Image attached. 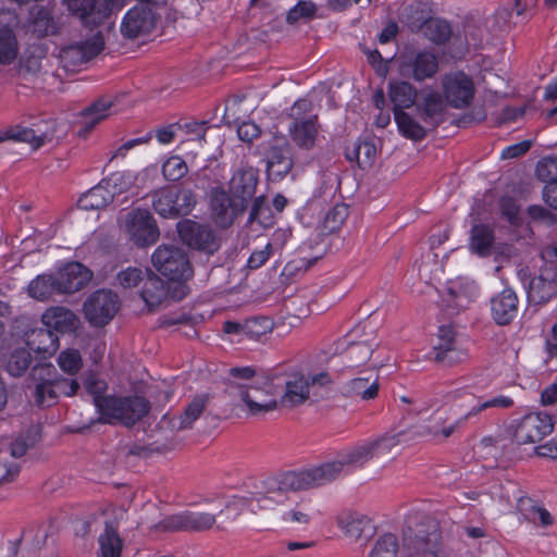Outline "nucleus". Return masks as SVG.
I'll use <instances>...</instances> for the list:
<instances>
[{
	"instance_id": "nucleus-49",
	"label": "nucleus",
	"mask_w": 557,
	"mask_h": 557,
	"mask_svg": "<svg viewBox=\"0 0 557 557\" xmlns=\"http://www.w3.org/2000/svg\"><path fill=\"white\" fill-rule=\"evenodd\" d=\"M53 275H38L27 287L30 297L38 300L48 299L57 292V283Z\"/></svg>"
},
{
	"instance_id": "nucleus-1",
	"label": "nucleus",
	"mask_w": 557,
	"mask_h": 557,
	"mask_svg": "<svg viewBox=\"0 0 557 557\" xmlns=\"http://www.w3.org/2000/svg\"><path fill=\"white\" fill-rule=\"evenodd\" d=\"M374 458L373 446L370 441L346 447L337 453L334 460L301 471H288L278 476L264 480V490L261 492L262 506L273 508L282 504L286 493L301 491L327 484L336 480L349 469L362 468Z\"/></svg>"
},
{
	"instance_id": "nucleus-23",
	"label": "nucleus",
	"mask_w": 557,
	"mask_h": 557,
	"mask_svg": "<svg viewBox=\"0 0 557 557\" xmlns=\"http://www.w3.org/2000/svg\"><path fill=\"white\" fill-rule=\"evenodd\" d=\"M258 172L253 168H242L234 172L230 181V191L237 201L246 207L257 188Z\"/></svg>"
},
{
	"instance_id": "nucleus-59",
	"label": "nucleus",
	"mask_w": 557,
	"mask_h": 557,
	"mask_svg": "<svg viewBox=\"0 0 557 557\" xmlns=\"http://www.w3.org/2000/svg\"><path fill=\"white\" fill-rule=\"evenodd\" d=\"M401 433L385 434L374 441H370L373 446V454L375 456L386 455L394 447L400 444Z\"/></svg>"
},
{
	"instance_id": "nucleus-16",
	"label": "nucleus",
	"mask_w": 557,
	"mask_h": 557,
	"mask_svg": "<svg viewBox=\"0 0 557 557\" xmlns=\"http://www.w3.org/2000/svg\"><path fill=\"white\" fill-rule=\"evenodd\" d=\"M245 208L242 201H237L233 196L231 197L224 188H212L210 193V211L212 220L218 226L222 228L231 226Z\"/></svg>"
},
{
	"instance_id": "nucleus-3",
	"label": "nucleus",
	"mask_w": 557,
	"mask_h": 557,
	"mask_svg": "<svg viewBox=\"0 0 557 557\" xmlns=\"http://www.w3.org/2000/svg\"><path fill=\"white\" fill-rule=\"evenodd\" d=\"M227 393L233 399H238L247 406L251 414H259L275 410L281 404L278 385L274 376H257L251 384L230 382Z\"/></svg>"
},
{
	"instance_id": "nucleus-33",
	"label": "nucleus",
	"mask_w": 557,
	"mask_h": 557,
	"mask_svg": "<svg viewBox=\"0 0 557 557\" xmlns=\"http://www.w3.org/2000/svg\"><path fill=\"white\" fill-rule=\"evenodd\" d=\"M111 100L101 98L85 109L82 114V128L78 131V135L86 137L98 123L111 114Z\"/></svg>"
},
{
	"instance_id": "nucleus-60",
	"label": "nucleus",
	"mask_w": 557,
	"mask_h": 557,
	"mask_svg": "<svg viewBox=\"0 0 557 557\" xmlns=\"http://www.w3.org/2000/svg\"><path fill=\"white\" fill-rule=\"evenodd\" d=\"M406 548L409 550L410 557H437L435 545L430 540L417 537L414 541H408Z\"/></svg>"
},
{
	"instance_id": "nucleus-41",
	"label": "nucleus",
	"mask_w": 557,
	"mask_h": 557,
	"mask_svg": "<svg viewBox=\"0 0 557 557\" xmlns=\"http://www.w3.org/2000/svg\"><path fill=\"white\" fill-rule=\"evenodd\" d=\"M494 233L486 224H476L471 230L470 248L480 257H487L492 253Z\"/></svg>"
},
{
	"instance_id": "nucleus-31",
	"label": "nucleus",
	"mask_w": 557,
	"mask_h": 557,
	"mask_svg": "<svg viewBox=\"0 0 557 557\" xmlns=\"http://www.w3.org/2000/svg\"><path fill=\"white\" fill-rule=\"evenodd\" d=\"M25 344L29 351L52 354L58 347V336L46 326L37 327L25 333Z\"/></svg>"
},
{
	"instance_id": "nucleus-52",
	"label": "nucleus",
	"mask_w": 557,
	"mask_h": 557,
	"mask_svg": "<svg viewBox=\"0 0 557 557\" xmlns=\"http://www.w3.org/2000/svg\"><path fill=\"white\" fill-rule=\"evenodd\" d=\"M246 338L259 339L273 330V322L267 317H256L244 321Z\"/></svg>"
},
{
	"instance_id": "nucleus-6",
	"label": "nucleus",
	"mask_w": 557,
	"mask_h": 557,
	"mask_svg": "<svg viewBox=\"0 0 557 557\" xmlns=\"http://www.w3.org/2000/svg\"><path fill=\"white\" fill-rule=\"evenodd\" d=\"M152 208L162 218L187 215L196 206L195 194L187 188L162 187L152 194Z\"/></svg>"
},
{
	"instance_id": "nucleus-10",
	"label": "nucleus",
	"mask_w": 557,
	"mask_h": 557,
	"mask_svg": "<svg viewBox=\"0 0 557 557\" xmlns=\"http://www.w3.org/2000/svg\"><path fill=\"white\" fill-rule=\"evenodd\" d=\"M180 238L188 247L212 255L219 250L221 239L207 224L185 219L176 225Z\"/></svg>"
},
{
	"instance_id": "nucleus-9",
	"label": "nucleus",
	"mask_w": 557,
	"mask_h": 557,
	"mask_svg": "<svg viewBox=\"0 0 557 557\" xmlns=\"http://www.w3.org/2000/svg\"><path fill=\"white\" fill-rule=\"evenodd\" d=\"M123 227L129 239L138 247L151 246L160 236L154 218L146 209L128 212L124 218Z\"/></svg>"
},
{
	"instance_id": "nucleus-39",
	"label": "nucleus",
	"mask_w": 557,
	"mask_h": 557,
	"mask_svg": "<svg viewBox=\"0 0 557 557\" xmlns=\"http://www.w3.org/2000/svg\"><path fill=\"white\" fill-rule=\"evenodd\" d=\"M112 201V196L109 194L108 187L102 180L78 199L77 206L85 211L99 210L106 208Z\"/></svg>"
},
{
	"instance_id": "nucleus-61",
	"label": "nucleus",
	"mask_w": 557,
	"mask_h": 557,
	"mask_svg": "<svg viewBox=\"0 0 557 557\" xmlns=\"http://www.w3.org/2000/svg\"><path fill=\"white\" fill-rule=\"evenodd\" d=\"M84 384L87 392L92 396V401L98 409V400H103L109 397L102 395L107 389V383L97 375L89 374Z\"/></svg>"
},
{
	"instance_id": "nucleus-63",
	"label": "nucleus",
	"mask_w": 557,
	"mask_h": 557,
	"mask_svg": "<svg viewBox=\"0 0 557 557\" xmlns=\"http://www.w3.org/2000/svg\"><path fill=\"white\" fill-rule=\"evenodd\" d=\"M78 389V383L73 379L65 377H55L52 376V387L50 392L57 393L58 397L60 395L64 396H73Z\"/></svg>"
},
{
	"instance_id": "nucleus-36",
	"label": "nucleus",
	"mask_w": 557,
	"mask_h": 557,
	"mask_svg": "<svg viewBox=\"0 0 557 557\" xmlns=\"http://www.w3.org/2000/svg\"><path fill=\"white\" fill-rule=\"evenodd\" d=\"M293 161L287 146H271L267 154V169L274 178H283L292 169Z\"/></svg>"
},
{
	"instance_id": "nucleus-12",
	"label": "nucleus",
	"mask_w": 557,
	"mask_h": 557,
	"mask_svg": "<svg viewBox=\"0 0 557 557\" xmlns=\"http://www.w3.org/2000/svg\"><path fill=\"white\" fill-rule=\"evenodd\" d=\"M117 310L119 297L111 290H97L84 304L86 319L96 326L108 324Z\"/></svg>"
},
{
	"instance_id": "nucleus-14",
	"label": "nucleus",
	"mask_w": 557,
	"mask_h": 557,
	"mask_svg": "<svg viewBox=\"0 0 557 557\" xmlns=\"http://www.w3.org/2000/svg\"><path fill=\"white\" fill-rule=\"evenodd\" d=\"M69 12L86 26L102 23L114 9V0H62Z\"/></svg>"
},
{
	"instance_id": "nucleus-2",
	"label": "nucleus",
	"mask_w": 557,
	"mask_h": 557,
	"mask_svg": "<svg viewBox=\"0 0 557 557\" xmlns=\"http://www.w3.org/2000/svg\"><path fill=\"white\" fill-rule=\"evenodd\" d=\"M264 481L261 487L256 492H250L249 496H234L231 500L223 504L218 515L205 511L185 510L165 518L162 522L163 529L168 531L203 532L211 529L219 521L218 528H224L226 523L234 521L245 508L256 512L258 509H267L262 506Z\"/></svg>"
},
{
	"instance_id": "nucleus-42",
	"label": "nucleus",
	"mask_w": 557,
	"mask_h": 557,
	"mask_svg": "<svg viewBox=\"0 0 557 557\" xmlns=\"http://www.w3.org/2000/svg\"><path fill=\"white\" fill-rule=\"evenodd\" d=\"M135 180L136 177L132 172H115L104 178L103 182L112 196V200L115 198L119 200V196L123 194H136Z\"/></svg>"
},
{
	"instance_id": "nucleus-51",
	"label": "nucleus",
	"mask_w": 557,
	"mask_h": 557,
	"mask_svg": "<svg viewBox=\"0 0 557 557\" xmlns=\"http://www.w3.org/2000/svg\"><path fill=\"white\" fill-rule=\"evenodd\" d=\"M188 172V166L180 156L169 157L162 164V174L166 181L176 182Z\"/></svg>"
},
{
	"instance_id": "nucleus-26",
	"label": "nucleus",
	"mask_w": 557,
	"mask_h": 557,
	"mask_svg": "<svg viewBox=\"0 0 557 557\" xmlns=\"http://www.w3.org/2000/svg\"><path fill=\"white\" fill-rule=\"evenodd\" d=\"M494 320L500 324H508L518 312V298L513 290L504 289L491 300Z\"/></svg>"
},
{
	"instance_id": "nucleus-17",
	"label": "nucleus",
	"mask_w": 557,
	"mask_h": 557,
	"mask_svg": "<svg viewBox=\"0 0 557 557\" xmlns=\"http://www.w3.org/2000/svg\"><path fill=\"white\" fill-rule=\"evenodd\" d=\"M274 382L278 385L281 406L295 407L309 398L310 382L304 374L275 375Z\"/></svg>"
},
{
	"instance_id": "nucleus-20",
	"label": "nucleus",
	"mask_w": 557,
	"mask_h": 557,
	"mask_svg": "<svg viewBox=\"0 0 557 557\" xmlns=\"http://www.w3.org/2000/svg\"><path fill=\"white\" fill-rule=\"evenodd\" d=\"M57 293L72 294L82 289L91 278V272L79 262H69L53 275Z\"/></svg>"
},
{
	"instance_id": "nucleus-40",
	"label": "nucleus",
	"mask_w": 557,
	"mask_h": 557,
	"mask_svg": "<svg viewBox=\"0 0 557 557\" xmlns=\"http://www.w3.org/2000/svg\"><path fill=\"white\" fill-rule=\"evenodd\" d=\"M98 557H121L123 541L112 524L106 523L103 532L98 537Z\"/></svg>"
},
{
	"instance_id": "nucleus-54",
	"label": "nucleus",
	"mask_w": 557,
	"mask_h": 557,
	"mask_svg": "<svg viewBox=\"0 0 557 557\" xmlns=\"http://www.w3.org/2000/svg\"><path fill=\"white\" fill-rule=\"evenodd\" d=\"M535 174L540 181L546 184L557 183V158L545 157L541 159L536 164Z\"/></svg>"
},
{
	"instance_id": "nucleus-28",
	"label": "nucleus",
	"mask_w": 557,
	"mask_h": 557,
	"mask_svg": "<svg viewBox=\"0 0 557 557\" xmlns=\"http://www.w3.org/2000/svg\"><path fill=\"white\" fill-rule=\"evenodd\" d=\"M41 321L48 330H54L60 333L74 331L78 323L76 314L64 307L47 309L41 317Z\"/></svg>"
},
{
	"instance_id": "nucleus-18",
	"label": "nucleus",
	"mask_w": 557,
	"mask_h": 557,
	"mask_svg": "<svg viewBox=\"0 0 557 557\" xmlns=\"http://www.w3.org/2000/svg\"><path fill=\"white\" fill-rule=\"evenodd\" d=\"M442 85L447 102L456 109L469 106L473 99V83L463 73L458 72L445 75L442 79Z\"/></svg>"
},
{
	"instance_id": "nucleus-5",
	"label": "nucleus",
	"mask_w": 557,
	"mask_h": 557,
	"mask_svg": "<svg viewBox=\"0 0 557 557\" xmlns=\"http://www.w3.org/2000/svg\"><path fill=\"white\" fill-rule=\"evenodd\" d=\"M293 120L288 126L292 143L302 150H311L319 135L318 116L311 114V102L307 99L297 100L289 109Z\"/></svg>"
},
{
	"instance_id": "nucleus-55",
	"label": "nucleus",
	"mask_w": 557,
	"mask_h": 557,
	"mask_svg": "<svg viewBox=\"0 0 557 557\" xmlns=\"http://www.w3.org/2000/svg\"><path fill=\"white\" fill-rule=\"evenodd\" d=\"M45 49L34 46L27 52L21 63V69L29 74H36L41 70V61L45 58Z\"/></svg>"
},
{
	"instance_id": "nucleus-13",
	"label": "nucleus",
	"mask_w": 557,
	"mask_h": 557,
	"mask_svg": "<svg viewBox=\"0 0 557 557\" xmlns=\"http://www.w3.org/2000/svg\"><path fill=\"white\" fill-rule=\"evenodd\" d=\"M161 7L135 5L123 17L121 33L124 37L134 39L152 32L157 25V10Z\"/></svg>"
},
{
	"instance_id": "nucleus-29",
	"label": "nucleus",
	"mask_w": 557,
	"mask_h": 557,
	"mask_svg": "<svg viewBox=\"0 0 557 557\" xmlns=\"http://www.w3.org/2000/svg\"><path fill=\"white\" fill-rule=\"evenodd\" d=\"M30 29L39 37L53 36L60 32V23L47 7H34L29 17Z\"/></svg>"
},
{
	"instance_id": "nucleus-8",
	"label": "nucleus",
	"mask_w": 557,
	"mask_h": 557,
	"mask_svg": "<svg viewBox=\"0 0 557 557\" xmlns=\"http://www.w3.org/2000/svg\"><path fill=\"white\" fill-rule=\"evenodd\" d=\"M512 440L518 445L534 444L552 434L554 422L546 412H530L510 424Z\"/></svg>"
},
{
	"instance_id": "nucleus-47",
	"label": "nucleus",
	"mask_w": 557,
	"mask_h": 557,
	"mask_svg": "<svg viewBox=\"0 0 557 557\" xmlns=\"http://www.w3.org/2000/svg\"><path fill=\"white\" fill-rule=\"evenodd\" d=\"M394 116L400 134L406 138L422 140L426 136L425 128L407 112L396 110Z\"/></svg>"
},
{
	"instance_id": "nucleus-7",
	"label": "nucleus",
	"mask_w": 557,
	"mask_h": 557,
	"mask_svg": "<svg viewBox=\"0 0 557 557\" xmlns=\"http://www.w3.org/2000/svg\"><path fill=\"white\" fill-rule=\"evenodd\" d=\"M154 269L170 281H187L193 276L186 252L173 245H160L151 256Z\"/></svg>"
},
{
	"instance_id": "nucleus-38",
	"label": "nucleus",
	"mask_w": 557,
	"mask_h": 557,
	"mask_svg": "<svg viewBox=\"0 0 557 557\" xmlns=\"http://www.w3.org/2000/svg\"><path fill=\"white\" fill-rule=\"evenodd\" d=\"M388 97L396 110L404 111L412 107L417 99V89L408 82L394 81L389 83Z\"/></svg>"
},
{
	"instance_id": "nucleus-19",
	"label": "nucleus",
	"mask_w": 557,
	"mask_h": 557,
	"mask_svg": "<svg viewBox=\"0 0 557 557\" xmlns=\"http://www.w3.org/2000/svg\"><path fill=\"white\" fill-rule=\"evenodd\" d=\"M366 326H357L348 335L346 358L348 359V367H356L366 362L373 348L377 346L375 342L374 329L370 327V332H364Z\"/></svg>"
},
{
	"instance_id": "nucleus-53",
	"label": "nucleus",
	"mask_w": 557,
	"mask_h": 557,
	"mask_svg": "<svg viewBox=\"0 0 557 557\" xmlns=\"http://www.w3.org/2000/svg\"><path fill=\"white\" fill-rule=\"evenodd\" d=\"M397 550V537L392 533H386L376 541L369 557H396Z\"/></svg>"
},
{
	"instance_id": "nucleus-15",
	"label": "nucleus",
	"mask_w": 557,
	"mask_h": 557,
	"mask_svg": "<svg viewBox=\"0 0 557 557\" xmlns=\"http://www.w3.org/2000/svg\"><path fill=\"white\" fill-rule=\"evenodd\" d=\"M434 350V359L447 367L465 362L469 358L467 348L456 337V333L450 326H441L438 329V342Z\"/></svg>"
},
{
	"instance_id": "nucleus-56",
	"label": "nucleus",
	"mask_w": 557,
	"mask_h": 557,
	"mask_svg": "<svg viewBox=\"0 0 557 557\" xmlns=\"http://www.w3.org/2000/svg\"><path fill=\"white\" fill-rule=\"evenodd\" d=\"M58 363L64 372L75 374L81 370L83 360L78 350L66 349L59 355Z\"/></svg>"
},
{
	"instance_id": "nucleus-25",
	"label": "nucleus",
	"mask_w": 557,
	"mask_h": 557,
	"mask_svg": "<svg viewBox=\"0 0 557 557\" xmlns=\"http://www.w3.org/2000/svg\"><path fill=\"white\" fill-rule=\"evenodd\" d=\"M557 292V274L552 270H544L540 275L530 280L527 294L530 301L544 304Z\"/></svg>"
},
{
	"instance_id": "nucleus-45",
	"label": "nucleus",
	"mask_w": 557,
	"mask_h": 557,
	"mask_svg": "<svg viewBox=\"0 0 557 557\" xmlns=\"http://www.w3.org/2000/svg\"><path fill=\"white\" fill-rule=\"evenodd\" d=\"M513 405V399L507 395H496L484 400L479 398L478 401L473 404L466 413H463V420H472L487 409H508Z\"/></svg>"
},
{
	"instance_id": "nucleus-4",
	"label": "nucleus",
	"mask_w": 557,
	"mask_h": 557,
	"mask_svg": "<svg viewBox=\"0 0 557 557\" xmlns=\"http://www.w3.org/2000/svg\"><path fill=\"white\" fill-rule=\"evenodd\" d=\"M150 410L149 401L140 396L108 397L98 400L100 419L106 423L120 422L132 426L141 420Z\"/></svg>"
},
{
	"instance_id": "nucleus-50",
	"label": "nucleus",
	"mask_w": 557,
	"mask_h": 557,
	"mask_svg": "<svg viewBox=\"0 0 557 557\" xmlns=\"http://www.w3.org/2000/svg\"><path fill=\"white\" fill-rule=\"evenodd\" d=\"M30 361L32 355L28 348H16L8 359L7 371L12 376H20L28 369Z\"/></svg>"
},
{
	"instance_id": "nucleus-43",
	"label": "nucleus",
	"mask_w": 557,
	"mask_h": 557,
	"mask_svg": "<svg viewBox=\"0 0 557 557\" xmlns=\"http://www.w3.org/2000/svg\"><path fill=\"white\" fill-rule=\"evenodd\" d=\"M168 290L164 282L157 275H149L144 284L140 296L149 309L160 306L166 299Z\"/></svg>"
},
{
	"instance_id": "nucleus-62",
	"label": "nucleus",
	"mask_w": 557,
	"mask_h": 557,
	"mask_svg": "<svg viewBox=\"0 0 557 557\" xmlns=\"http://www.w3.org/2000/svg\"><path fill=\"white\" fill-rule=\"evenodd\" d=\"M354 153L359 166L366 168L372 164L376 148L372 143L363 141L356 146Z\"/></svg>"
},
{
	"instance_id": "nucleus-11",
	"label": "nucleus",
	"mask_w": 557,
	"mask_h": 557,
	"mask_svg": "<svg viewBox=\"0 0 557 557\" xmlns=\"http://www.w3.org/2000/svg\"><path fill=\"white\" fill-rule=\"evenodd\" d=\"M104 47L103 37L96 34L85 41L70 44L59 51V60L67 71H75L78 66L87 63L98 55Z\"/></svg>"
},
{
	"instance_id": "nucleus-48",
	"label": "nucleus",
	"mask_w": 557,
	"mask_h": 557,
	"mask_svg": "<svg viewBox=\"0 0 557 557\" xmlns=\"http://www.w3.org/2000/svg\"><path fill=\"white\" fill-rule=\"evenodd\" d=\"M18 45L12 28L0 27V63L11 64L17 57Z\"/></svg>"
},
{
	"instance_id": "nucleus-35",
	"label": "nucleus",
	"mask_w": 557,
	"mask_h": 557,
	"mask_svg": "<svg viewBox=\"0 0 557 557\" xmlns=\"http://www.w3.org/2000/svg\"><path fill=\"white\" fill-rule=\"evenodd\" d=\"M444 108L442 96L438 92L430 91L423 97L417 110L426 125L436 127L442 121Z\"/></svg>"
},
{
	"instance_id": "nucleus-21",
	"label": "nucleus",
	"mask_w": 557,
	"mask_h": 557,
	"mask_svg": "<svg viewBox=\"0 0 557 557\" xmlns=\"http://www.w3.org/2000/svg\"><path fill=\"white\" fill-rule=\"evenodd\" d=\"M438 71V58L431 51H420L412 58L403 62L400 72L405 76H411L417 82L432 78Z\"/></svg>"
},
{
	"instance_id": "nucleus-27",
	"label": "nucleus",
	"mask_w": 557,
	"mask_h": 557,
	"mask_svg": "<svg viewBox=\"0 0 557 557\" xmlns=\"http://www.w3.org/2000/svg\"><path fill=\"white\" fill-rule=\"evenodd\" d=\"M465 422H467V420H463L462 414L447 424L445 418L436 413L420 426L418 434L432 440H445L456 432Z\"/></svg>"
},
{
	"instance_id": "nucleus-64",
	"label": "nucleus",
	"mask_w": 557,
	"mask_h": 557,
	"mask_svg": "<svg viewBox=\"0 0 557 557\" xmlns=\"http://www.w3.org/2000/svg\"><path fill=\"white\" fill-rule=\"evenodd\" d=\"M399 401L403 405L404 412L409 414H420L429 409L426 403L412 395H403L399 397Z\"/></svg>"
},
{
	"instance_id": "nucleus-22",
	"label": "nucleus",
	"mask_w": 557,
	"mask_h": 557,
	"mask_svg": "<svg viewBox=\"0 0 557 557\" xmlns=\"http://www.w3.org/2000/svg\"><path fill=\"white\" fill-rule=\"evenodd\" d=\"M338 528L351 541L370 539L375 533L371 519L360 512H343L337 518Z\"/></svg>"
},
{
	"instance_id": "nucleus-46",
	"label": "nucleus",
	"mask_w": 557,
	"mask_h": 557,
	"mask_svg": "<svg viewBox=\"0 0 557 557\" xmlns=\"http://www.w3.org/2000/svg\"><path fill=\"white\" fill-rule=\"evenodd\" d=\"M348 216V207L344 203H336L329 209L318 224V228L322 235L331 234L343 225Z\"/></svg>"
},
{
	"instance_id": "nucleus-34",
	"label": "nucleus",
	"mask_w": 557,
	"mask_h": 557,
	"mask_svg": "<svg viewBox=\"0 0 557 557\" xmlns=\"http://www.w3.org/2000/svg\"><path fill=\"white\" fill-rule=\"evenodd\" d=\"M379 381L375 371L363 372L362 375L350 380L346 384V392L351 396H360L362 399H373L377 395Z\"/></svg>"
},
{
	"instance_id": "nucleus-32",
	"label": "nucleus",
	"mask_w": 557,
	"mask_h": 557,
	"mask_svg": "<svg viewBox=\"0 0 557 557\" xmlns=\"http://www.w3.org/2000/svg\"><path fill=\"white\" fill-rule=\"evenodd\" d=\"M517 508L528 522L535 525L548 528L555 522L553 515L546 508L529 497H520Z\"/></svg>"
},
{
	"instance_id": "nucleus-44",
	"label": "nucleus",
	"mask_w": 557,
	"mask_h": 557,
	"mask_svg": "<svg viewBox=\"0 0 557 557\" xmlns=\"http://www.w3.org/2000/svg\"><path fill=\"white\" fill-rule=\"evenodd\" d=\"M206 401L205 396L195 397L180 417L171 419V428L175 431L191 428L193 423L201 416L206 407Z\"/></svg>"
},
{
	"instance_id": "nucleus-57",
	"label": "nucleus",
	"mask_w": 557,
	"mask_h": 557,
	"mask_svg": "<svg viewBox=\"0 0 557 557\" xmlns=\"http://www.w3.org/2000/svg\"><path fill=\"white\" fill-rule=\"evenodd\" d=\"M146 274L147 272L138 267H127L117 273L116 280L121 287L133 288L144 281Z\"/></svg>"
},
{
	"instance_id": "nucleus-24",
	"label": "nucleus",
	"mask_w": 557,
	"mask_h": 557,
	"mask_svg": "<svg viewBox=\"0 0 557 557\" xmlns=\"http://www.w3.org/2000/svg\"><path fill=\"white\" fill-rule=\"evenodd\" d=\"M55 369L52 364L36 366L32 371L35 385V401L39 406H52L55 404L58 395L50 392L52 387V376H54Z\"/></svg>"
},
{
	"instance_id": "nucleus-37",
	"label": "nucleus",
	"mask_w": 557,
	"mask_h": 557,
	"mask_svg": "<svg viewBox=\"0 0 557 557\" xmlns=\"http://www.w3.org/2000/svg\"><path fill=\"white\" fill-rule=\"evenodd\" d=\"M8 136L10 140L27 143L33 149L40 148L45 143L51 141L53 135L46 131L37 128H29L22 125H14L8 128Z\"/></svg>"
},
{
	"instance_id": "nucleus-58",
	"label": "nucleus",
	"mask_w": 557,
	"mask_h": 557,
	"mask_svg": "<svg viewBox=\"0 0 557 557\" xmlns=\"http://www.w3.org/2000/svg\"><path fill=\"white\" fill-rule=\"evenodd\" d=\"M315 11L317 7L314 3L310 1H299L288 11L286 20L290 24L308 21L314 16Z\"/></svg>"
},
{
	"instance_id": "nucleus-30",
	"label": "nucleus",
	"mask_w": 557,
	"mask_h": 557,
	"mask_svg": "<svg viewBox=\"0 0 557 557\" xmlns=\"http://www.w3.org/2000/svg\"><path fill=\"white\" fill-rule=\"evenodd\" d=\"M410 27L435 44H444L451 35L449 23L438 17L428 18L420 24L412 22Z\"/></svg>"
}]
</instances>
